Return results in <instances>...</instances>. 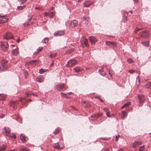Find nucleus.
<instances>
[{"mask_svg": "<svg viewBox=\"0 0 151 151\" xmlns=\"http://www.w3.org/2000/svg\"><path fill=\"white\" fill-rule=\"evenodd\" d=\"M138 35L144 38H148L150 36L149 31L146 30H142L139 33Z\"/></svg>", "mask_w": 151, "mask_h": 151, "instance_id": "f257e3e1", "label": "nucleus"}, {"mask_svg": "<svg viewBox=\"0 0 151 151\" xmlns=\"http://www.w3.org/2000/svg\"><path fill=\"white\" fill-rule=\"evenodd\" d=\"M9 47L8 44L6 42H0V47L4 51L7 50Z\"/></svg>", "mask_w": 151, "mask_h": 151, "instance_id": "f03ea898", "label": "nucleus"}, {"mask_svg": "<svg viewBox=\"0 0 151 151\" xmlns=\"http://www.w3.org/2000/svg\"><path fill=\"white\" fill-rule=\"evenodd\" d=\"M56 88L58 90L60 91L65 90L66 89L65 86L63 83H60L56 85Z\"/></svg>", "mask_w": 151, "mask_h": 151, "instance_id": "7ed1b4c3", "label": "nucleus"}, {"mask_svg": "<svg viewBox=\"0 0 151 151\" xmlns=\"http://www.w3.org/2000/svg\"><path fill=\"white\" fill-rule=\"evenodd\" d=\"M3 38L6 40L12 39L13 38V35L11 33L9 32H6L4 35Z\"/></svg>", "mask_w": 151, "mask_h": 151, "instance_id": "20e7f679", "label": "nucleus"}, {"mask_svg": "<svg viewBox=\"0 0 151 151\" xmlns=\"http://www.w3.org/2000/svg\"><path fill=\"white\" fill-rule=\"evenodd\" d=\"M77 63V61L74 59H70L69 60L67 63L68 64V66H72L75 65Z\"/></svg>", "mask_w": 151, "mask_h": 151, "instance_id": "39448f33", "label": "nucleus"}, {"mask_svg": "<svg viewBox=\"0 0 151 151\" xmlns=\"http://www.w3.org/2000/svg\"><path fill=\"white\" fill-rule=\"evenodd\" d=\"M65 33L64 30H59L55 32L54 33V35L56 36H60L63 35Z\"/></svg>", "mask_w": 151, "mask_h": 151, "instance_id": "423d86ee", "label": "nucleus"}, {"mask_svg": "<svg viewBox=\"0 0 151 151\" xmlns=\"http://www.w3.org/2000/svg\"><path fill=\"white\" fill-rule=\"evenodd\" d=\"M139 103L140 104L143 102L145 101V96L142 95H139L138 96Z\"/></svg>", "mask_w": 151, "mask_h": 151, "instance_id": "0eeeda50", "label": "nucleus"}, {"mask_svg": "<svg viewBox=\"0 0 151 151\" xmlns=\"http://www.w3.org/2000/svg\"><path fill=\"white\" fill-rule=\"evenodd\" d=\"M81 44L83 47H88V41L87 39L83 37L81 40Z\"/></svg>", "mask_w": 151, "mask_h": 151, "instance_id": "6e6552de", "label": "nucleus"}, {"mask_svg": "<svg viewBox=\"0 0 151 151\" xmlns=\"http://www.w3.org/2000/svg\"><path fill=\"white\" fill-rule=\"evenodd\" d=\"M106 44L110 47H115L116 46V44L113 42L106 41Z\"/></svg>", "mask_w": 151, "mask_h": 151, "instance_id": "1a4fd4ad", "label": "nucleus"}, {"mask_svg": "<svg viewBox=\"0 0 151 151\" xmlns=\"http://www.w3.org/2000/svg\"><path fill=\"white\" fill-rule=\"evenodd\" d=\"M78 25V22L76 20H74L71 21L70 24V26L72 28H74Z\"/></svg>", "mask_w": 151, "mask_h": 151, "instance_id": "9d476101", "label": "nucleus"}, {"mask_svg": "<svg viewBox=\"0 0 151 151\" xmlns=\"http://www.w3.org/2000/svg\"><path fill=\"white\" fill-rule=\"evenodd\" d=\"M4 134L6 136H8L11 132V130L8 127H5L3 129Z\"/></svg>", "mask_w": 151, "mask_h": 151, "instance_id": "9b49d317", "label": "nucleus"}, {"mask_svg": "<svg viewBox=\"0 0 151 151\" xmlns=\"http://www.w3.org/2000/svg\"><path fill=\"white\" fill-rule=\"evenodd\" d=\"M89 40L92 44H95L97 40V39L94 36L90 37Z\"/></svg>", "mask_w": 151, "mask_h": 151, "instance_id": "f8f14e48", "label": "nucleus"}, {"mask_svg": "<svg viewBox=\"0 0 151 151\" xmlns=\"http://www.w3.org/2000/svg\"><path fill=\"white\" fill-rule=\"evenodd\" d=\"M5 16L1 15L0 16V17H2V19L0 20V23H4L7 21L8 19L5 17Z\"/></svg>", "mask_w": 151, "mask_h": 151, "instance_id": "ddd939ff", "label": "nucleus"}, {"mask_svg": "<svg viewBox=\"0 0 151 151\" xmlns=\"http://www.w3.org/2000/svg\"><path fill=\"white\" fill-rule=\"evenodd\" d=\"M93 4V2L89 1H85L84 2L83 4L84 7H88Z\"/></svg>", "mask_w": 151, "mask_h": 151, "instance_id": "4468645a", "label": "nucleus"}, {"mask_svg": "<svg viewBox=\"0 0 151 151\" xmlns=\"http://www.w3.org/2000/svg\"><path fill=\"white\" fill-rule=\"evenodd\" d=\"M55 14L54 12H45L44 15L45 16H48L50 18H52L54 16Z\"/></svg>", "mask_w": 151, "mask_h": 151, "instance_id": "2eb2a0df", "label": "nucleus"}, {"mask_svg": "<svg viewBox=\"0 0 151 151\" xmlns=\"http://www.w3.org/2000/svg\"><path fill=\"white\" fill-rule=\"evenodd\" d=\"M81 19L82 20V22L84 24H85L86 25L88 24L89 20V18L88 17H83L81 18Z\"/></svg>", "mask_w": 151, "mask_h": 151, "instance_id": "dca6fc26", "label": "nucleus"}, {"mask_svg": "<svg viewBox=\"0 0 151 151\" xmlns=\"http://www.w3.org/2000/svg\"><path fill=\"white\" fill-rule=\"evenodd\" d=\"M18 50V49L17 48L13 50L12 52V55L14 56L17 55L19 53Z\"/></svg>", "mask_w": 151, "mask_h": 151, "instance_id": "f3484780", "label": "nucleus"}, {"mask_svg": "<svg viewBox=\"0 0 151 151\" xmlns=\"http://www.w3.org/2000/svg\"><path fill=\"white\" fill-rule=\"evenodd\" d=\"M6 146V145L5 144H2L0 147V151H4L5 150Z\"/></svg>", "mask_w": 151, "mask_h": 151, "instance_id": "a211bd4d", "label": "nucleus"}, {"mask_svg": "<svg viewBox=\"0 0 151 151\" xmlns=\"http://www.w3.org/2000/svg\"><path fill=\"white\" fill-rule=\"evenodd\" d=\"M20 138L22 141L26 142V137L24 134H22L20 136Z\"/></svg>", "mask_w": 151, "mask_h": 151, "instance_id": "6ab92c4d", "label": "nucleus"}, {"mask_svg": "<svg viewBox=\"0 0 151 151\" xmlns=\"http://www.w3.org/2000/svg\"><path fill=\"white\" fill-rule=\"evenodd\" d=\"M141 43L145 47H148L149 46V41H147L142 42Z\"/></svg>", "mask_w": 151, "mask_h": 151, "instance_id": "aec40b11", "label": "nucleus"}, {"mask_svg": "<svg viewBox=\"0 0 151 151\" xmlns=\"http://www.w3.org/2000/svg\"><path fill=\"white\" fill-rule=\"evenodd\" d=\"M52 146L54 148L56 149H60V147L58 143H56L53 144L52 145Z\"/></svg>", "mask_w": 151, "mask_h": 151, "instance_id": "412c9836", "label": "nucleus"}, {"mask_svg": "<svg viewBox=\"0 0 151 151\" xmlns=\"http://www.w3.org/2000/svg\"><path fill=\"white\" fill-rule=\"evenodd\" d=\"M43 76L41 75H38V82H42L44 80Z\"/></svg>", "mask_w": 151, "mask_h": 151, "instance_id": "4be33fe9", "label": "nucleus"}, {"mask_svg": "<svg viewBox=\"0 0 151 151\" xmlns=\"http://www.w3.org/2000/svg\"><path fill=\"white\" fill-rule=\"evenodd\" d=\"M6 97V95L3 94H0V100H4Z\"/></svg>", "mask_w": 151, "mask_h": 151, "instance_id": "5701e85b", "label": "nucleus"}, {"mask_svg": "<svg viewBox=\"0 0 151 151\" xmlns=\"http://www.w3.org/2000/svg\"><path fill=\"white\" fill-rule=\"evenodd\" d=\"M140 144V142L139 141H135L133 144V146L134 147H136L137 146Z\"/></svg>", "mask_w": 151, "mask_h": 151, "instance_id": "b1692460", "label": "nucleus"}, {"mask_svg": "<svg viewBox=\"0 0 151 151\" xmlns=\"http://www.w3.org/2000/svg\"><path fill=\"white\" fill-rule=\"evenodd\" d=\"M37 61L36 60H33L29 62V64L32 65H35Z\"/></svg>", "mask_w": 151, "mask_h": 151, "instance_id": "393cba45", "label": "nucleus"}, {"mask_svg": "<svg viewBox=\"0 0 151 151\" xmlns=\"http://www.w3.org/2000/svg\"><path fill=\"white\" fill-rule=\"evenodd\" d=\"M127 116L126 115V112L124 111H122V118L123 119H124V118L126 117Z\"/></svg>", "mask_w": 151, "mask_h": 151, "instance_id": "a878e982", "label": "nucleus"}, {"mask_svg": "<svg viewBox=\"0 0 151 151\" xmlns=\"http://www.w3.org/2000/svg\"><path fill=\"white\" fill-rule=\"evenodd\" d=\"M23 72H24V74L25 78H27L28 77V71L27 70H24Z\"/></svg>", "mask_w": 151, "mask_h": 151, "instance_id": "bb28decb", "label": "nucleus"}, {"mask_svg": "<svg viewBox=\"0 0 151 151\" xmlns=\"http://www.w3.org/2000/svg\"><path fill=\"white\" fill-rule=\"evenodd\" d=\"M60 131V129L59 128H57L55 129V131L54 132V133L55 134H57L59 133Z\"/></svg>", "mask_w": 151, "mask_h": 151, "instance_id": "cd10ccee", "label": "nucleus"}, {"mask_svg": "<svg viewBox=\"0 0 151 151\" xmlns=\"http://www.w3.org/2000/svg\"><path fill=\"white\" fill-rule=\"evenodd\" d=\"M47 70L46 69H41L39 70V72L40 74H42L44 72L47 71Z\"/></svg>", "mask_w": 151, "mask_h": 151, "instance_id": "c85d7f7f", "label": "nucleus"}, {"mask_svg": "<svg viewBox=\"0 0 151 151\" xmlns=\"http://www.w3.org/2000/svg\"><path fill=\"white\" fill-rule=\"evenodd\" d=\"M26 98H23L21 99L20 101L22 103H23V102H22L23 101H24V100H25V101H29L30 102L32 101V100L30 99H29L28 100H26Z\"/></svg>", "mask_w": 151, "mask_h": 151, "instance_id": "c756f323", "label": "nucleus"}, {"mask_svg": "<svg viewBox=\"0 0 151 151\" xmlns=\"http://www.w3.org/2000/svg\"><path fill=\"white\" fill-rule=\"evenodd\" d=\"M99 73L100 75L103 76H105L106 74L105 73L104 71L101 70H99Z\"/></svg>", "mask_w": 151, "mask_h": 151, "instance_id": "7c9ffc66", "label": "nucleus"}, {"mask_svg": "<svg viewBox=\"0 0 151 151\" xmlns=\"http://www.w3.org/2000/svg\"><path fill=\"white\" fill-rule=\"evenodd\" d=\"M74 70L75 71L77 72H79L82 70L79 67H76L74 68Z\"/></svg>", "mask_w": 151, "mask_h": 151, "instance_id": "2f4dec72", "label": "nucleus"}, {"mask_svg": "<svg viewBox=\"0 0 151 151\" xmlns=\"http://www.w3.org/2000/svg\"><path fill=\"white\" fill-rule=\"evenodd\" d=\"M48 40V38L47 37L45 38L42 40V42L43 43H46L47 42Z\"/></svg>", "mask_w": 151, "mask_h": 151, "instance_id": "473e14b6", "label": "nucleus"}, {"mask_svg": "<svg viewBox=\"0 0 151 151\" xmlns=\"http://www.w3.org/2000/svg\"><path fill=\"white\" fill-rule=\"evenodd\" d=\"M151 85V84H150V82L149 83L145 84L144 86V87L146 88H150V85Z\"/></svg>", "mask_w": 151, "mask_h": 151, "instance_id": "72a5a7b5", "label": "nucleus"}, {"mask_svg": "<svg viewBox=\"0 0 151 151\" xmlns=\"http://www.w3.org/2000/svg\"><path fill=\"white\" fill-rule=\"evenodd\" d=\"M25 6H26V5H24L23 6H18L17 7V8L18 10H22L23 9H24L25 7Z\"/></svg>", "mask_w": 151, "mask_h": 151, "instance_id": "f704fd0d", "label": "nucleus"}, {"mask_svg": "<svg viewBox=\"0 0 151 151\" xmlns=\"http://www.w3.org/2000/svg\"><path fill=\"white\" fill-rule=\"evenodd\" d=\"M7 67H0V70L4 71L7 69Z\"/></svg>", "mask_w": 151, "mask_h": 151, "instance_id": "c9c22d12", "label": "nucleus"}, {"mask_svg": "<svg viewBox=\"0 0 151 151\" xmlns=\"http://www.w3.org/2000/svg\"><path fill=\"white\" fill-rule=\"evenodd\" d=\"M20 151H30V150L28 148H24L20 150Z\"/></svg>", "mask_w": 151, "mask_h": 151, "instance_id": "e433bc0d", "label": "nucleus"}, {"mask_svg": "<svg viewBox=\"0 0 151 151\" xmlns=\"http://www.w3.org/2000/svg\"><path fill=\"white\" fill-rule=\"evenodd\" d=\"M9 137L14 138H15L16 137V136L15 134L12 133L10 134Z\"/></svg>", "mask_w": 151, "mask_h": 151, "instance_id": "4c0bfd02", "label": "nucleus"}, {"mask_svg": "<svg viewBox=\"0 0 151 151\" xmlns=\"http://www.w3.org/2000/svg\"><path fill=\"white\" fill-rule=\"evenodd\" d=\"M31 92H26L25 93V95L28 97H29L31 96Z\"/></svg>", "mask_w": 151, "mask_h": 151, "instance_id": "58836bf2", "label": "nucleus"}, {"mask_svg": "<svg viewBox=\"0 0 151 151\" xmlns=\"http://www.w3.org/2000/svg\"><path fill=\"white\" fill-rule=\"evenodd\" d=\"M139 77L138 76H137V79H136V84H138V85H139Z\"/></svg>", "mask_w": 151, "mask_h": 151, "instance_id": "ea45409f", "label": "nucleus"}, {"mask_svg": "<svg viewBox=\"0 0 151 151\" xmlns=\"http://www.w3.org/2000/svg\"><path fill=\"white\" fill-rule=\"evenodd\" d=\"M127 62L130 63H132L133 62V61L132 59L131 58H129V59H128L127 60Z\"/></svg>", "mask_w": 151, "mask_h": 151, "instance_id": "a19ab883", "label": "nucleus"}, {"mask_svg": "<svg viewBox=\"0 0 151 151\" xmlns=\"http://www.w3.org/2000/svg\"><path fill=\"white\" fill-rule=\"evenodd\" d=\"M131 103L130 102H128L125 103L124 105V106H125L126 107H128L129 105L131 104Z\"/></svg>", "mask_w": 151, "mask_h": 151, "instance_id": "79ce46f5", "label": "nucleus"}, {"mask_svg": "<svg viewBox=\"0 0 151 151\" xmlns=\"http://www.w3.org/2000/svg\"><path fill=\"white\" fill-rule=\"evenodd\" d=\"M139 151H145L144 146H141L139 148Z\"/></svg>", "mask_w": 151, "mask_h": 151, "instance_id": "37998d69", "label": "nucleus"}, {"mask_svg": "<svg viewBox=\"0 0 151 151\" xmlns=\"http://www.w3.org/2000/svg\"><path fill=\"white\" fill-rule=\"evenodd\" d=\"M61 94L62 96L63 97H65L67 95V93H64L62 92L61 93Z\"/></svg>", "mask_w": 151, "mask_h": 151, "instance_id": "c03bdc74", "label": "nucleus"}, {"mask_svg": "<svg viewBox=\"0 0 151 151\" xmlns=\"http://www.w3.org/2000/svg\"><path fill=\"white\" fill-rule=\"evenodd\" d=\"M74 49H70L68 50V51L69 52V53H72V52H74Z\"/></svg>", "mask_w": 151, "mask_h": 151, "instance_id": "a18cd8bd", "label": "nucleus"}, {"mask_svg": "<svg viewBox=\"0 0 151 151\" xmlns=\"http://www.w3.org/2000/svg\"><path fill=\"white\" fill-rule=\"evenodd\" d=\"M19 1L21 2V3L23 4L24 3L27 1V0H18Z\"/></svg>", "mask_w": 151, "mask_h": 151, "instance_id": "49530a36", "label": "nucleus"}, {"mask_svg": "<svg viewBox=\"0 0 151 151\" xmlns=\"http://www.w3.org/2000/svg\"><path fill=\"white\" fill-rule=\"evenodd\" d=\"M129 72L131 73H132L135 72V70L133 69H131L129 70Z\"/></svg>", "mask_w": 151, "mask_h": 151, "instance_id": "de8ad7c7", "label": "nucleus"}, {"mask_svg": "<svg viewBox=\"0 0 151 151\" xmlns=\"http://www.w3.org/2000/svg\"><path fill=\"white\" fill-rule=\"evenodd\" d=\"M106 115L107 116L109 117H111V115L110 114V113L108 112H107L106 113Z\"/></svg>", "mask_w": 151, "mask_h": 151, "instance_id": "09e8293b", "label": "nucleus"}, {"mask_svg": "<svg viewBox=\"0 0 151 151\" xmlns=\"http://www.w3.org/2000/svg\"><path fill=\"white\" fill-rule=\"evenodd\" d=\"M96 98H98V99L100 100L102 102H103L104 101L103 100L101 99V98L99 96H96L95 97Z\"/></svg>", "mask_w": 151, "mask_h": 151, "instance_id": "8fccbe9b", "label": "nucleus"}, {"mask_svg": "<svg viewBox=\"0 0 151 151\" xmlns=\"http://www.w3.org/2000/svg\"><path fill=\"white\" fill-rule=\"evenodd\" d=\"M43 47H38V52H39L42 49Z\"/></svg>", "mask_w": 151, "mask_h": 151, "instance_id": "3c124183", "label": "nucleus"}, {"mask_svg": "<svg viewBox=\"0 0 151 151\" xmlns=\"http://www.w3.org/2000/svg\"><path fill=\"white\" fill-rule=\"evenodd\" d=\"M141 30V29H139V28H137L136 30H135V31H136L137 33V32L139 31L140 30Z\"/></svg>", "mask_w": 151, "mask_h": 151, "instance_id": "603ef678", "label": "nucleus"}, {"mask_svg": "<svg viewBox=\"0 0 151 151\" xmlns=\"http://www.w3.org/2000/svg\"><path fill=\"white\" fill-rule=\"evenodd\" d=\"M49 56L51 58H53L54 56L53 55V54H51Z\"/></svg>", "mask_w": 151, "mask_h": 151, "instance_id": "864d4df0", "label": "nucleus"}, {"mask_svg": "<svg viewBox=\"0 0 151 151\" xmlns=\"http://www.w3.org/2000/svg\"><path fill=\"white\" fill-rule=\"evenodd\" d=\"M134 2L135 3H137L138 2V0H133Z\"/></svg>", "mask_w": 151, "mask_h": 151, "instance_id": "5fc2aeb1", "label": "nucleus"}, {"mask_svg": "<svg viewBox=\"0 0 151 151\" xmlns=\"http://www.w3.org/2000/svg\"><path fill=\"white\" fill-rule=\"evenodd\" d=\"M127 18V16H126L125 17H124V22H125V20H126V19Z\"/></svg>", "mask_w": 151, "mask_h": 151, "instance_id": "6e6d98bb", "label": "nucleus"}, {"mask_svg": "<svg viewBox=\"0 0 151 151\" xmlns=\"http://www.w3.org/2000/svg\"><path fill=\"white\" fill-rule=\"evenodd\" d=\"M72 94V92H70L69 93H67V94H68L69 95H71Z\"/></svg>", "mask_w": 151, "mask_h": 151, "instance_id": "4d7b16f0", "label": "nucleus"}, {"mask_svg": "<svg viewBox=\"0 0 151 151\" xmlns=\"http://www.w3.org/2000/svg\"><path fill=\"white\" fill-rule=\"evenodd\" d=\"M32 95L33 96H36V97H37V95L36 94H35V93H32Z\"/></svg>", "mask_w": 151, "mask_h": 151, "instance_id": "13d9d810", "label": "nucleus"}, {"mask_svg": "<svg viewBox=\"0 0 151 151\" xmlns=\"http://www.w3.org/2000/svg\"><path fill=\"white\" fill-rule=\"evenodd\" d=\"M117 151H124V150L122 149H120Z\"/></svg>", "mask_w": 151, "mask_h": 151, "instance_id": "bf43d9fd", "label": "nucleus"}, {"mask_svg": "<svg viewBox=\"0 0 151 151\" xmlns=\"http://www.w3.org/2000/svg\"><path fill=\"white\" fill-rule=\"evenodd\" d=\"M20 41V39H18L17 40H16V42H17V43H19Z\"/></svg>", "mask_w": 151, "mask_h": 151, "instance_id": "052dcab7", "label": "nucleus"}, {"mask_svg": "<svg viewBox=\"0 0 151 151\" xmlns=\"http://www.w3.org/2000/svg\"><path fill=\"white\" fill-rule=\"evenodd\" d=\"M4 116V114H3V115H1V116H0V117L1 118H3Z\"/></svg>", "mask_w": 151, "mask_h": 151, "instance_id": "680f3d73", "label": "nucleus"}, {"mask_svg": "<svg viewBox=\"0 0 151 151\" xmlns=\"http://www.w3.org/2000/svg\"><path fill=\"white\" fill-rule=\"evenodd\" d=\"M57 54L56 53L53 54V57H55L56 56Z\"/></svg>", "mask_w": 151, "mask_h": 151, "instance_id": "e2e57ef3", "label": "nucleus"}, {"mask_svg": "<svg viewBox=\"0 0 151 151\" xmlns=\"http://www.w3.org/2000/svg\"><path fill=\"white\" fill-rule=\"evenodd\" d=\"M106 150H107V149H104L102 150H101V151H106Z\"/></svg>", "mask_w": 151, "mask_h": 151, "instance_id": "0e129e2a", "label": "nucleus"}, {"mask_svg": "<svg viewBox=\"0 0 151 151\" xmlns=\"http://www.w3.org/2000/svg\"><path fill=\"white\" fill-rule=\"evenodd\" d=\"M118 136H116V141H117L118 140Z\"/></svg>", "mask_w": 151, "mask_h": 151, "instance_id": "69168bd1", "label": "nucleus"}, {"mask_svg": "<svg viewBox=\"0 0 151 151\" xmlns=\"http://www.w3.org/2000/svg\"><path fill=\"white\" fill-rule=\"evenodd\" d=\"M101 139L105 140H107V139H106V138H101Z\"/></svg>", "mask_w": 151, "mask_h": 151, "instance_id": "338daca9", "label": "nucleus"}, {"mask_svg": "<svg viewBox=\"0 0 151 151\" xmlns=\"http://www.w3.org/2000/svg\"><path fill=\"white\" fill-rule=\"evenodd\" d=\"M78 2H80L81 0H76Z\"/></svg>", "mask_w": 151, "mask_h": 151, "instance_id": "774afa93", "label": "nucleus"}]
</instances>
